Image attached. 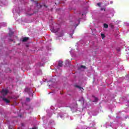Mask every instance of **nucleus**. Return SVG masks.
Wrapping results in <instances>:
<instances>
[{
	"label": "nucleus",
	"instance_id": "393cba45",
	"mask_svg": "<svg viewBox=\"0 0 129 129\" xmlns=\"http://www.w3.org/2000/svg\"><path fill=\"white\" fill-rule=\"evenodd\" d=\"M43 118H46V117H44Z\"/></svg>",
	"mask_w": 129,
	"mask_h": 129
},
{
	"label": "nucleus",
	"instance_id": "f8f14e48",
	"mask_svg": "<svg viewBox=\"0 0 129 129\" xmlns=\"http://www.w3.org/2000/svg\"><path fill=\"white\" fill-rule=\"evenodd\" d=\"M30 100H31V99H30L29 98H27L26 101H30Z\"/></svg>",
	"mask_w": 129,
	"mask_h": 129
},
{
	"label": "nucleus",
	"instance_id": "f257e3e1",
	"mask_svg": "<svg viewBox=\"0 0 129 129\" xmlns=\"http://www.w3.org/2000/svg\"><path fill=\"white\" fill-rule=\"evenodd\" d=\"M9 92V90L7 89H4L2 90V91L1 92L2 94L3 95V96H5Z\"/></svg>",
	"mask_w": 129,
	"mask_h": 129
},
{
	"label": "nucleus",
	"instance_id": "a211bd4d",
	"mask_svg": "<svg viewBox=\"0 0 129 129\" xmlns=\"http://www.w3.org/2000/svg\"><path fill=\"white\" fill-rule=\"evenodd\" d=\"M4 27H6V26H7V24L6 23H4V25H3Z\"/></svg>",
	"mask_w": 129,
	"mask_h": 129
},
{
	"label": "nucleus",
	"instance_id": "423d86ee",
	"mask_svg": "<svg viewBox=\"0 0 129 129\" xmlns=\"http://www.w3.org/2000/svg\"><path fill=\"white\" fill-rule=\"evenodd\" d=\"M70 35H71V37H72V35L74 34V30H72L70 32H69Z\"/></svg>",
	"mask_w": 129,
	"mask_h": 129
},
{
	"label": "nucleus",
	"instance_id": "f03ea898",
	"mask_svg": "<svg viewBox=\"0 0 129 129\" xmlns=\"http://www.w3.org/2000/svg\"><path fill=\"white\" fill-rule=\"evenodd\" d=\"M29 90L30 93H31V94H33V90H31L30 89H28V88H26L25 89V91L29 92Z\"/></svg>",
	"mask_w": 129,
	"mask_h": 129
},
{
	"label": "nucleus",
	"instance_id": "0eeeda50",
	"mask_svg": "<svg viewBox=\"0 0 129 129\" xmlns=\"http://www.w3.org/2000/svg\"><path fill=\"white\" fill-rule=\"evenodd\" d=\"M104 28H108V25L107 24H104Z\"/></svg>",
	"mask_w": 129,
	"mask_h": 129
},
{
	"label": "nucleus",
	"instance_id": "dca6fc26",
	"mask_svg": "<svg viewBox=\"0 0 129 129\" xmlns=\"http://www.w3.org/2000/svg\"><path fill=\"white\" fill-rule=\"evenodd\" d=\"M63 116H64L63 115H60V117H61V118L63 119L64 118Z\"/></svg>",
	"mask_w": 129,
	"mask_h": 129
},
{
	"label": "nucleus",
	"instance_id": "5701e85b",
	"mask_svg": "<svg viewBox=\"0 0 129 129\" xmlns=\"http://www.w3.org/2000/svg\"><path fill=\"white\" fill-rule=\"evenodd\" d=\"M67 63H68V60H66V64H67Z\"/></svg>",
	"mask_w": 129,
	"mask_h": 129
},
{
	"label": "nucleus",
	"instance_id": "4be33fe9",
	"mask_svg": "<svg viewBox=\"0 0 129 129\" xmlns=\"http://www.w3.org/2000/svg\"><path fill=\"white\" fill-rule=\"evenodd\" d=\"M62 36H63V33H62L61 35L59 36V37H62Z\"/></svg>",
	"mask_w": 129,
	"mask_h": 129
},
{
	"label": "nucleus",
	"instance_id": "20e7f679",
	"mask_svg": "<svg viewBox=\"0 0 129 129\" xmlns=\"http://www.w3.org/2000/svg\"><path fill=\"white\" fill-rule=\"evenodd\" d=\"M58 66H59V67H62V66H63V62H62V61H61V60L59 61Z\"/></svg>",
	"mask_w": 129,
	"mask_h": 129
},
{
	"label": "nucleus",
	"instance_id": "cd10ccee",
	"mask_svg": "<svg viewBox=\"0 0 129 129\" xmlns=\"http://www.w3.org/2000/svg\"><path fill=\"white\" fill-rule=\"evenodd\" d=\"M78 22L79 23V21H78Z\"/></svg>",
	"mask_w": 129,
	"mask_h": 129
},
{
	"label": "nucleus",
	"instance_id": "6ab92c4d",
	"mask_svg": "<svg viewBox=\"0 0 129 129\" xmlns=\"http://www.w3.org/2000/svg\"><path fill=\"white\" fill-rule=\"evenodd\" d=\"M113 2L112 1H110V4H113Z\"/></svg>",
	"mask_w": 129,
	"mask_h": 129
},
{
	"label": "nucleus",
	"instance_id": "b1692460",
	"mask_svg": "<svg viewBox=\"0 0 129 129\" xmlns=\"http://www.w3.org/2000/svg\"><path fill=\"white\" fill-rule=\"evenodd\" d=\"M49 111H50L49 110H47V113H49Z\"/></svg>",
	"mask_w": 129,
	"mask_h": 129
},
{
	"label": "nucleus",
	"instance_id": "39448f33",
	"mask_svg": "<svg viewBox=\"0 0 129 129\" xmlns=\"http://www.w3.org/2000/svg\"><path fill=\"white\" fill-rule=\"evenodd\" d=\"M29 40L28 37H24L23 38L22 42H26V41H28Z\"/></svg>",
	"mask_w": 129,
	"mask_h": 129
},
{
	"label": "nucleus",
	"instance_id": "7ed1b4c3",
	"mask_svg": "<svg viewBox=\"0 0 129 129\" xmlns=\"http://www.w3.org/2000/svg\"><path fill=\"white\" fill-rule=\"evenodd\" d=\"M3 100L6 102V103H10V100L6 98H3Z\"/></svg>",
	"mask_w": 129,
	"mask_h": 129
},
{
	"label": "nucleus",
	"instance_id": "9d476101",
	"mask_svg": "<svg viewBox=\"0 0 129 129\" xmlns=\"http://www.w3.org/2000/svg\"><path fill=\"white\" fill-rule=\"evenodd\" d=\"M86 67L85 66H81V69H85Z\"/></svg>",
	"mask_w": 129,
	"mask_h": 129
},
{
	"label": "nucleus",
	"instance_id": "ddd939ff",
	"mask_svg": "<svg viewBox=\"0 0 129 129\" xmlns=\"http://www.w3.org/2000/svg\"><path fill=\"white\" fill-rule=\"evenodd\" d=\"M124 25H125V26H129V24L127 23V22H125Z\"/></svg>",
	"mask_w": 129,
	"mask_h": 129
},
{
	"label": "nucleus",
	"instance_id": "bb28decb",
	"mask_svg": "<svg viewBox=\"0 0 129 129\" xmlns=\"http://www.w3.org/2000/svg\"><path fill=\"white\" fill-rule=\"evenodd\" d=\"M13 13H14V14H15V12H14V11H13Z\"/></svg>",
	"mask_w": 129,
	"mask_h": 129
},
{
	"label": "nucleus",
	"instance_id": "9b49d317",
	"mask_svg": "<svg viewBox=\"0 0 129 129\" xmlns=\"http://www.w3.org/2000/svg\"><path fill=\"white\" fill-rule=\"evenodd\" d=\"M101 36L102 39H103L104 38V34H101Z\"/></svg>",
	"mask_w": 129,
	"mask_h": 129
},
{
	"label": "nucleus",
	"instance_id": "1a4fd4ad",
	"mask_svg": "<svg viewBox=\"0 0 129 129\" xmlns=\"http://www.w3.org/2000/svg\"><path fill=\"white\" fill-rule=\"evenodd\" d=\"M109 26L111 27V28H112V29H113V28H114V26H113V25H112V24H110Z\"/></svg>",
	"mask_w": 129,
	"mask_h": 129
},
{
	"label": "nucleus",
	"instance_id": "a878e982",
	"mask_svg": "<svg viewBox=\"0 0 129 129\" xmlns=\"http://www.w3.org/2000/svg\"><path fill=\"white\" fill-rule=\"evenodd\" d=\"M0 5H1V6H3V5H1V4H0Z\"/></svg>",
	"mask_w": 129,
	"mask_h": 129
},
{
	"label": "nucleus",
	"instance_id": "aec40b11",
	"mask_svg": "<svg viewBox=\"0 0 129 129\" xmlns=\"http://www.w3.org/2000/svg\"><path fill=\"white\" fill-rule=\"evenodd\" d=\"M82 101H84V99H83V98H82Z\"/></svg>",
	"mask_w": 129,
	"mask_h": 129
},
{
	"label": "nucleus",
	"instance_id": "412c9836",
	"mask_svg": "<svg viewBox=\"0 0 129 129\" xmlns=\"http://www.w3.org/2000/svg\"><path fill=\"white\" fill-rule=\"evenodd\" d=\"M79 88H80V89H81H81H83V88H81V87H79Z\"/></svg>",
	"mask_w": 129,
	"mask_h": 129
},
{
	"label": "nucleus",
	"instance_id": "6e6552de",
	"mask_svg": "<svg viewBox=\"0 0 129 129\" xmlns=\"http://www.w3.org/2000/svg\"><path fill=\"white\" fill-rule=\"evenodd\" d=\"M93 98H94L95 100L94 101V102H96V101H97V100H98V99H97V98L96 97H93Z\"/></svg>",
	"mask_w": 129,
	"mask_h": 129
},
{
	"label": "nucleus",
	"instance_id": "4468645a",
	"mask_svg": "<svg viewBox=\"0 0 129 129\" xmlns=\"http://www.w3.org/2000/svg\"><path fill=\"white\" fill-rule=\"evenodd\" d=\"M97 6H98L99 7H100V6H101V3H98Z\"/></svg>",
	"mask_w": 129,
	"mask_h": 129
},
{
	"label": "nucleus",
	"instance_id": "2eb2a0df",
	"mask_svg": "<svg viewBox=\"0 0 129 129\" xmlns=\"http://www.w3.org/2000/svg\"><path fill=\"white\" fill-rule=\"evenodd\" d=\"M47 115H49V116H50L52 115V113H48Z\"/></svg>",
	"mask_w": 129,
	"mask_h": 129
},
{
	"label": "nucleus",
	"instance_id": "f3484780",
	"mask_svg": "<svg viewBox=\"0 0 129 129\" xmlns=\"http://www.w3.org/2000/svg\"><path fill=\"white\" fill-rule=\"evenodd\" d=\"M126 51H129V47H127V48L126 49Z\"/></svg>",
	"mask_w": 129,
	"mask_h": 129
}]
</instances>
